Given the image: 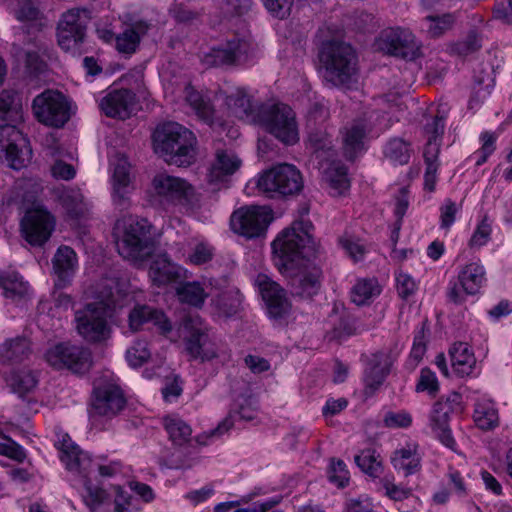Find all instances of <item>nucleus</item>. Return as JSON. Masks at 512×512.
I'll list each match as a JSON object with an SVG mask.
<instances>
[{"label": "nucleus", "instance_id": "obj_26", "mask_svg": "<svg viewBox=\"0 0 512 512\" xmlns=\"http://www.w3.org/2000/svg\"><path fill=\"white\" fill-rule=\"evenodd\" d=\"M255 285L258 287L262 299L266 303L268 314L271 318L281 319L285 317L291 308L285 291L278 283L273 281L266 274H258L255 278Z\"/></svg>", "mask_w": 512, "mask_h": 512}, {"label": "nucleus", "instance_id": "obj_34", "mask_svg": "<svg viewBox=\"0 0 512 512\" xmlns=\"http://www.w3.org/2000/svg\"><path fill=\"white\" fill-rule=\"evenodd\" d=\"M54 273L58 280L57 288L64 287L77 268V256L74 250L68 246H60L52 260Z\"/></svg>", "mask_w": 512, "mask_h": 512}, {"label": "nucleus", "instance_id": "obj_21", "mask_svg": "<svg viewBox=\"0 0 512 512\" xmlns=\"http://www.w3.org/2000/svg\"><path fill=\"white\" fill-rule=\"evenodd\" d=\"M112 200L114 206L125 211L131 206V193L133 191L131 165L122 154H115L110 159Z\"/></svg>", "mask_w": 512, "mask_h": 512}, {"label": "nucleus", "instance_id": "obj_20", "mask_svg": "<svg viewBox=\"0 0 512 512\" xmlns=\"http://www.w3.org/2000/svg\"><path fill=\"white\" fill-rule=\"evenodd\" d=\"M55 228V218L41 204L27 210L21 222L25 240L34 246H41L50 238Z\"/></svg>", "mask_w": 512, "mask_h": 512}, {"label": "nucleus", "instance_id": "obj_32", "mask_svg": "<svg viewBox=\"0 0 512 512\" xmlns=\"http://www.w3.org/2000/svg\"><path fill=\"white\" fill-rule=\"evenodd\" d=\"M322 178L334 196L343 195L350 187L346 167L337 161L321 160Z\"/></svg>", "mask_w": 512, "mask_h": 512}, {"label": "nucleus", "instance_id": "obj_61", "mask_svg": "<svg viewBox=\"0 0 512 512\" xmlns=\"http://www.w3.org/2000/svg\"><path fill=\"white\" fill-rule=\"evenodd\" d=\"M17 57L19 60L23 61L26 66L33 71H40L43 67V60L39 53V48L35 49H20L17 53Z\"/></svg>", "mask_w": 512, "mask_h": 512}, {"label": "nucleus", "instance_id": "obj_54", "mask_svg": "<svg viewBox=\"0 0 512 512\" xmlns=\"http://www.w3.org/2000/svg\"><path fill=\"white\" fill-rule=\"evenodd\" d=\"M357 466L369 475H376L381 469V462L373 450H363L359 455L355 456Z\"/></svg>", "mask_w": 512, "mask_h": 512}, {"label": "nucleus", "instance_id": "obj_15", "mask_svg": "<svg viewBox=\"0 0 512 512\" xmlns=\"http://www.w3.org/2000/svg\"><path fill=\"white\" fill-rule=\"evenodd\" d=\"M445 120V111H438L436 115L427 117L424 125V136L427 139L424 148V159L426 163L424 186L428 191H434L437 181V159L444 133Z\"/></svg>", "mask_w": 512, "mask_h": 512}, {"label": "nucleus", "instance_id": "obj_6", "mask_svg": "<svg viewBox=\"0 0 512 512\" xmlns=\"http://www.w3.org/2000/svg\"><path fill=\"white\" fill-rule=\"evenodd\" d=\"M151 224L147 219L129 215L115 224L116 246L119 254L133 262L143 261L154 250Z\"/></svg>", "mask_w": 512, "mask_h": 512}, {"label": "nucleus", "instance_id": "obj_35", "mask_svg": "<svg viewBox=\"0 0 512 512\" xmlns=\"http://www.w3.org/2000/svg\"><path fill=\"white\" fill-rule=\"evenodd\" d=\"M149 26L144 21H138L125 27L115 37L116 50L125 55L134 54L141 42V39L148 32Z\"/></svg>", "mask_w": 512, "mask_h": 512}, {"label": "nucleus", "instance_id": "obj_46", "mask_svg": "<svg viewBox=\"0 0 512 512\" xmlns=\"http://www.w3.org/2000/svg\"><path fill=\"white\" fill-rule=\"evenodd\" d=\"M410 152V145L401 138L391 139L384 148L385 157L399 165L408 163Z\"/></svg>", "mask_w": 512, "mask_h": 512}, {"label": "nucleus", "instance_id": "obj_28", "mask_svg": "<svg viewBox=\"0 0 512 512\" xmlns=\"http://www.w3.org/2000/svg\"><path fill=\"white\" fill-rule=\"evenodd\" d=\"M135 94L125 88L111 89L99 102L100 109L109 117L128 118L136 110Z\"/></svg>", "mask_w": 512, "mask_h": 512}, {"label": "nucleus", "instance_id": "obj_56", "mask_svg": "<svg viewBox=\"0 0 512 512\" xmlns=\"http://www.w3.org/2000/svg\"><path fill=\"white\" fill-rule=\"evenodd\" d=\"M384 426L390 429L408 428L412 424V416L406 411H388L383 417Z\"/></svg>", "mask_w": 512, "mask_h": 512}, {"label": "nucleus", "instance_id": "obj_43", "mask_svg": "<svg viewBox=\"0 0 512 512\" xmlns=\"http://www.w3.org/2000/svg\"><path fill=\"white\" fill-rule=\"evenodd\" d=\"M163 421L165 430L174 444L183 445L190 440L192 429L183 419L177 416H167Z\"/></svg>", "mask_w": 512, "mask_h": 512}, {"label": "nucleus", "instance_id": "obj_45", "mask_svg": "<svg viewBox=\"0 0 512 512\" xmlns=\"http://www.w3.org/2000/svg\"><path fill=\"white\" fill-rule=\"evenodd\" d=\"M459 399L460 396L454 393L445 401H438L434 404L430 415V426L432 430L448 425L449 415L452 412L451 402H458Z\"/></svg>", "mask_w": 512, "mask_h": 512}, {"label": "nucleus", "instance_id": "obj_64", "mask_svg": "<svg viewBox=\"0 0 512 512\" xmlns=\"http://www.w3.org/2000/svg\"><path fill=\"white\" fill-rule=\"evenodd\" d=\"M263 3L272 15L285 18L290 13L293 0H263Z\"/></svg>", "mask_w": 512, "mask_h": 512}, {"label": "nucleus", "instance_id": "obj_2", "mask_svg": "<svg viewBox=\"0 0 512 512\" xmlns=\"http://www.w3.org/2000/svg\"><path fill=\"white\" fill-rule=\"evenodd\" d=\"M117 286L114 278L102 280L87 292L86 303L75 310V329L86 342L102 343L110 338L109 318L117 305L114 293Z\"/></svg>", "mask_w": 512, "mask_h": 512}, {"label": "nucleus", "instance_id": "obj_7", "mask_svg": "<svg viewBox=\"0 0 512 512\" xmlns=\"http://www.w3.org/2000/svg\"><path fill=\"white\" fill-rule=\"evenodd\" d=\"M318 57L323 68V78L332 86L346 85L357 73V54L352 46L345 42H324Z\"/></svg>", "mask_w": 512, "mask_h": 512}, {"label": "nucleus", "instance_id": "obj_52", "mask_svg": "<svg viewBox=\"0 0 512 512\" xmlns=\"http://www.w3.org/2000/svg\"><path fill=\"white\" fill-rule=\"evenodd\" d=\"M151 354L146 341H136L126 352V359L130 366L139 367L143 365Z\"/></svg>", "mask_w": 512, "mask_h": 512}, {"label": "nucleus", "instance_id": "obj_40", "mask_svg": "<svg viewBox=\"0 0 512 512\" xmlns=\"http://www.w3.org/2000/svg\"><path fill=\"white\" fill-rule=\"evenodd\" d=\"M0 287L4 296L11 299L22 298L29 292L28 283L12 269L0 272Z\"/></svg>", "mask_w": 512, "mask_h": 512}, {"label": "nucleus", "instance_id": "obj_49", "mask_svg": "<svg viewBox=\"0 0 512 512\" xmlns=\"http://www.w3.org/2000/svg\"><path fill=\"white\" fill-rule=\"evenodd\" d=\"M112 490L115 494L113 512H139L132 496L120 485L112 486Z\"/></svg>", "mask_w": 512, "mask_h": 512}, {"label": "nucleus", "instance_id": "obj_63", "mask_svg": "<svg viewBox=\"0 0 512 512\" xmlns=\"http://www.w3.org/2000/svg\"><path fill=\"white\" fill-rule=\"evenodd\" d=\"M397 291L401 298L407 299L417 290L415 280L407 273L399 272L396 276Z\"/></svg>", "mask_w": 512, "mask_h": 512}, {"label": "nucleus", "instance_id": "obj_10", "mask_svg": "<svg viewBox=\"0 0 512 512\" xmlns=\"http://www.w3.org/2000/svg\"><path fill=\"white\" fill-rule=\"evenodd\" d=\"M179 299L182 302L199 307L207 297H215L213 301L217 308L225 315H231L236 312L240 299L238 292L233 290L220 291L214 286L213 280L203 282H189L182 285L177 290Z\"/></svg>", "mask_w": 512, "mask_h": 512}, {"label": "nucleus", "instance_id": "obj_5", "mask_svg": "<svg viewBox=\"0 0 512 512\" xmlns=\"http://www.w3.org/2000/svg\"><path fill=\"white\" fill-rule=\"evenodd\" d=\"M151 196L164 208H179L194 213L202 206V195L188 180L182 177L159 173L151 182Z\"/></svg>", "mask_w": 512, "mask_h": 512}, {"label": "nucleus", "instance_id": "obj_57", "mask_svg": "<svg viewBox=\"0 0 512 512\" xmlns=\"http://www.w3.org/2000/svg\"><path fill=\"white\" fill-rule=\"evenodd\" d=\"M461 206L450 199L445 200L440 207V227L449 230L456 220V215L460 211Z\"/></svg>", "mask_w": 512, "mask_h": 512}, {"label": "nucleus", "instance_id": "obj_22", "mask_svg": "<svg viewBox=\"0 0 512 512\" xmlns=\"http://www.w3.org/2000/svg\"><path fill=\"white\" fill-rule=\"evenodd\" d=\"M93 395V410L96 414L106 417L118 414L126 403L120 387L112 380H96Z\"/></svg>", "mask_w": 512, "mask_h": 512}, {"label": "nucleus", "instance_id": "obj_29", "mask_svg": "<svg viewBox=\"0 0 512 512\" xmlns=\"http://www.w3.org/2000/svg\"><path fill=\"white\" fill-rule=\"evenodd\" d=\"M45 0H13L10 5L15 18L34 31H39L45 25Z\"/></svg>", "mask_w": 512, "mask_h": 512}, {"label": "nucleus", "instance_id": "obj_53", "mask_svg": "<svg viewBox=\"0 0 512 512\" xmlns=\"http://www.w3.org/2000/svg\"><path fill=\"white\" fill-rule=\"evenodd\" d=\"M213 255V247L206 241H200L192 248L186 262L192 265H202L209 262Z\"/></svg>", "mask_w": 512, "mask_h": 512}, {"label": "nucleus", "instance_id": "obj_36", "mask_svg": "<svg viewBox=\"0 0 512 512\" xmlns=\"http://www.w3.org/2000/svg\"><path fill=\"white\" fill-rule=\"evenodd\" d=\"M146 322H152L164 333L171 330V324L167 317L152 307L137 306L129 314V326L133 331L138 330Z\"/></svg>", "mask_w": 512, "mask_h": 512}, {"label": "nucleus", "instance_id": "obj_55", "mask_svg": "<svg viewBox=\"0 0 512 512\" xmlns=\"http://www.w3.org/2000/svg\"><path fill=\"white\" fill-rule=\"evenodd\" d=\"M481 148L473 154V159L477 166L485 163L495 150L496 136L489 132H484L480 136Z\"/></svg>", "mask_w": 512, "mask_h": 512}, {"label": "nucleus", "instance_id": "obj_25", "mask_svg": "<svg viewBox=\"0 0 512 512\" xmlns=\"http://www.w3.org/2000/svg\"><path fill=\"white\" fill-rule=\"evenodd\" d=\"M250 49L251 43L248 40L233 37L225 43L204 50L202 61L208 66L231 64L235 61L245 60Z\"/></svg>", "mask_w": 512, "mask_h": 512}, {"label": "nucleus", "instance_id": "obj_27", "mask_svg": "<svg viewBox=\"0 0 512 512\" xmlns=\"http://www.w3.org/2000/svg\"><path fill=\"white\" fill-rule=\"evenodd\" d=\"M214 100L227 114L253 121L255 114L252 113V96L245 88L233 87L219 91Z\"/></svg>", "mask_w": 512, "mask_h": 512}, {"label": "nucleus", "instance_id": "obj_14", "mask_svg": "<svg viewBox=\"0 0 512 512\" xmlns=\"http://www.w3.org/2000/svg\"><path fill=\"white\" fill-rule=\"evenodd\" d=\"M35 118L42 124L63 127L73 113L72 101L57 90L47 89L37 95L32 103Z\"/></svg>", "mask_w": 512, "mask_h": 512}, {"label": "nucleus", "instance_id": "obj_33", "mask_svg": "<svg viewBox=\"0 0 512 512\" xmlns=\"http://www.w3.org/2000/svg\"><path fill=\"white\" fill-rule=\"evenodd\" d=\"M187 270L183 267L172 263L166 255H159L153 260L149 277L152 282L158 286L177 281L186 277Z\"/></svg>", "mask_w": 512, "mask_h": 512}, {"label": "nucleus", "instance_id": "obj_19", "mask_svg": "<svg viewBox=\"0 0 512 512\" xmlns=\"http://www.w3.org/2000/svg\"><path fill=\"white\" fill-rule=\"evenodd\" d=\"M47 362L56 369H69L74 373L86 371L91 364V354L81 345L59 343L46 352Z\"/></svg>", "mask_w": 512, "mask_h": 512}, {"label": "nucleus", "instance_id": "obj_60", "mask_svg": "<svg viewBox=\"0 0 512 512\" xmlns=\"http://www.w3.org/2000/svg\"><path fill=\"white\" fill-rule=\"evenodd\" d=\"M341 246L346 251V253L354 260L359 261L362 260L365 253L366 247L361 243L359 239H356L352 236H344L340 239Z\"/></svg>", "mask_w": 512, "mask_h": 512}, {"label": "nucleus", "instance_id": "obj_1", "mask_svg": "<svg viewBox=\"0 0 512 512\" xmlns=\"http://www.w3.org/2000/svg\"><path fill=\"white\" fill-rule=\"evenodd\" d=\"M309 220L294 221L272 242L274 262L280 273L288 278L292 294L309 299L321 287V269L313 262L317 245Z\"/></svg>", "mask_w": 512, "mask_h": 512}, {"label": "nucleus", "instance_id": "obj_48", "mask_svg": "<svg viewBox=\"0 0 512 512\" xmlns=\"http://www.w3.org/2000/svg\"><path fill=\"white\" fill-rule=\"evenodd\" d=\"M308 146L314 150L316 157L321 159L322 155L332 148V135L322 129L312 131L308 135ZM328 154L333 155V153Z\"/></svg>", "mask_w": 512, "mask_h": 512}, {"label": "nucleus", "instance_id": "obj_12", "mask_svg": "<svg viewBox=\"0 0 512 512\" xmlns=\"http://www.w3.org/2000/svg\"><path fill=\"white\" fill-rule=\"evenodd\" d=\"M303 187L299 170L291 164H279L262 173L257 179V188L269 198L297 194Z\"/></svg>", "mask_w": 512, "mask_h": 512}, {"label": "nucleus", "instance_id": "obj_18", "mask_svg": "<svg viewBox=\"0 0 512 512\" xmlns=\"http://www.w3.org/2000/svg\"><path fill=\"white\" fill-rule=\"evenodd\" d=\"M377 49L405 60H415L421 55L420 45L407 29L390 28L384 30L376 41Z\"/></svg>", "mask_w": 512, "mask_h": 512}, {"label": "nucleus", "instance_id": "obj_51", "mask_svg": "<svg viewBox=\"0 0 512 512\" xmlns=\"http://www.w3.org/2000/svg\"><path fill=\"white\" fill-rule=\"evenodd\" d=\"M427 24V31L431 37H439L454 23V17L451 14H444L442 16H427L425 18Z\"/></svg>", "mask_w": 512, "mask_h": 512}, {"label": "nucleus", "instance_id": "obj_24", "mask_svg": "<svg viewBox=\"0 0 512 512\" xmlns=\"http://www.w3.org/2000/svg\"><path fill=\"white\" fill-rule=\"evenodd\" d=\"M242 160L231 150H217L215 158L208 168L206 182L212 192L227 186L229 178L237 172Z\"/></svg>", "mask_w": 512, "mask_h": 512}, {"label": "nucleus", "instance_id": "obj_44", "mask_svg": "<svg viewBox=\"0 0 512 512\" xmlns=\"http://www.w3.org/2000/svg\"><path fill=\"white\" fill-rule=\"evenodd\" d=\"M7 384L20 395L31 392L37 385V378L32 371H13L7 378Z\"/></svg>", "mask_w": 512, "mask_h": 512}, {"label": "nucleus", "instance_id": "obj_11", "mask_svg": "<svg viewBox=\"0 0 512 512\" xmlns=\"http://www.w3.org/2000/svg\"><path fill=\"white\" fill-rule=\"evenodd\" d=\"M391 126L390 119L385 116L371 114L368 119L361 118L347 123L341 130L342 151L348 160H354L366 150L367 135L376 128L378 132Z\"/></svg>", "mask_w": 512, "mask_h": 512}, {"label": "nucleus", "instance_id": "obj_42", "mask_svg": "<svg viewBox=\"0 0 512 512\" xmlns=\"http://www.w3.org/2000/svg\"><path fill=\"white\" fill-rule=\"evenodd\" d=\"M381 293V287L374 278L359 279L351 289V300L356 305H365Z\"/></svg>", "mask_w": 512, "mask_h": 512}, {"label": "nucleus", "instance_id": "obj_58", "mask_svg": "<svg viewBox=\"0 0 512 512\" xmlns=\"http://www.w3.org/2000/svg\"><path fill=\"white\" fill-rule=\"evenodd\" d=\"M330 482L338 487H345L349 481V472L341 460H332L328 472Z\"/></svg>", "mask_w": 512, "mask_h": 512}, {"label": "nucleus", "instance_id": "obj_30", "mask_svg": "<svg viewBox=\"0 0 512 512\" xmlns=\"http://www.w3.org/2000/svg\"><path fill=\"white\" fill-rule=\"evenodd\" d=\"M422 454L420 446L415 441H408L397 448L392 456L393 467L405 476L417 473L421 469Z\"/></svg>", "mask_w": 512, "mask_h": 512}, {"label": "nucleus", "instance_id": "obj_31", "mask_svg": "<svg viewBox=\"0 0 512 512\" xmlns=\"http://www.w3.org/2000/svg\"><path fill=\"white\" fill-rule=\"evenodd\" d=\"M389 367L390 361L386 353L378 352L371 356L367 363L364 375V394L367 397L372 396L382 385L389 372Z\"/></svg>", "mask_w": 512, "mask_h": 512}, {"label": "nucleus", "instance_id": "obj_39", "mask_svg": "<svg viewBox=\"0 0 512 512\" xmlns=\"http://www.w3.org/2000/svg\"><path fill=\"white\" fill-rule=\"evenodd\" d=\"M474 421L482 430H492L499 425V414L492 399L480 397L475 403Z\"/></svg>", "mask_w": 512, "mask_h": 512}, {"label": "nucleus", "instance_id": "obj_41", "mask_svg": "<svg viewBox=\"0 0 512 512\" xmlns=\"http://www.w3.org/2000/svg\"><path fill=\"white\" fill-rule=\"evenodd\" d=\"M30 353L29 341L24 337L6 340L0 346V359L3 362L16 363L27 358Z\"/></svg>", "mask_w": 512, "mask_h": 512}, {"label": "nucleus", "instance_id": "obj_8", "mask_svg": "<svg viewBox=\"0 0 512 512\" xmlns=\"http://www.w3.org/2000/svg\"><path fill=\"white\" fill-rule=\"evenodd\" d=\"M253 122L285 145L299 141V125L294 110L284 103H265L256 110Z\"/></svg>", "mask_w": 512, "mask_h": 512}, {"label": "nucleus", "instance_id": "obj_38", "mask_svg": "<svg viewBox=\"0 0 512 512\" xmlns=\"http://www.w3.org/2000/svg\"><path fill=\"white\" fill-rule=\"evenodd\" d=\"M183 97L186 103L201 120L208 124H212L214 122L216 112L213 105L193 86L190 84L185 85Z\"/></svg>", "mask_w": 512, "mask_h": 512}, {"label": "nucleus", "instance_id": "obj_4", "mask_svg": "<svg viewBox=\"0 0 512 512\" xmlns=\"http://www.w3.org/2000/svg\"><path fill=\"white\" fill-rule=\"evenodd\" d=\"M154 150L171 165L185 167L196 158L194 134L176 122L159 126L153 134Z\"/></svg>", "mask_w": 512, "mask_h": 512}, {"label": "nucleus", "instance_id": "obj_59", "mask_svg": "<svg viewBox=\"0 0 512 512\" xmlns=\"http://www.w3.org/2000/svg\"><path fill=\"white\" fill-rule=\"evenodd\" d=\"M416 389L421 392L426 391L434 396L439 389V383L435 373L428 368L422 369Z\"/></svg>", "mask_w": 512, "mask_h": 512}, {"label": "nucleus", "instance_id": "obj_9", "mask_svg": "<svg viewBox=\"0 0 512 512\" xmlns=\"http://www.w3.org/2000/svg\"><path fill=\"white\" fill-rule=\"evenodd\" d=\"M56 446L60 452V460L67 470L86 479L93 469V461L88 453L80 450L71 437L65 433L58 435ZM84 486L86 504L91 509L98 507L106 498L105 491L98 487H92L86 480H84Z\"/></svg>", "mask_w": 512, "mask_h": 512}, {"label": "nucleus", "instance_id": "obj_50", "mask_svg": "<svg viewBox=\"0 0 512 512\" xmlns=\"http://www.w3.org/2000/svg\"><path fill=\"white\" fill-rule=\"evenodd\" d=\"M251 0H222L219 9L224 18L241 17L251 8Z\"/></svg>", "mask_w": 512, "mask_h": 512}, {"label": "nucleus", "instance_id": "obj_3", "mask_svg": "<svg viewBox=\"0 0 512 512\" xmlns=\"http://www.w3.org/2000/svg\"><path fill=\"white\" fill-rule=\"evenodd\" d=\"M24 121L21 96L18 92L5 89L0 93V159L9 167L19 170L32 157L28 139L17 128Z\"/></svg>", "mask_w": 512, "mask_h": 512}, {"label": "nucleus", "instance_id": "obj_47", "mask_svg": "<svg viewBox=\"0 0 512 512\" xmlns=\"http://www.w3.org/2000/svg\"><path fill=\"white\" fill-rule=\"evenodd\" d=\"M492 219L487 215H484L481 220L477 223L468 245L472 249H480L485 246L491 238L492 233Z\"/></svg>", "mask_w": 512, "mask_h": 512}, {"label": "nucleus", "instance_id": "obj_37", "mask_svg": "<svg viewBox=\"0 0 512 512\" xmlns=\"http://www.w3.org/2000/svg\"><path fill=\"white\" fill-rule=\"evenodd\" d=\"M450 358L452 368L459 376H469L476 368V358L467 343H455L450 349Z\"/></svg>", "mask_w": 512, "mask_h": 512}, {"label": "nucleus", "instance_id": "obj_62", "mask_svg": "<svg viewBox=\"0 0 512 512\" xmlns=\"http://www.w3.org/2000/svg\"><path fill=\"white\" fill-rule=\"evenodd\" d=\"M63 205L65 206L68 213L72 215H78L83 211L84 197L78 191H69L62 197Z\"/></svg>", "mask_w": 512, "mask_h": 512}, {"label": "nucleus", "instance_id": "obj_16", "mask_svg": "<svg viewBox=\"0 0 512 512\" xmlns=\"http://www.w3.org/2000/svg\"><path fill=\"white\" fill-rule=\"evenodd\" d=\"M181 334L185 340V348L193 359L202 362L218 357L215 341L209 336L207 326L200 317L187 318L182 326Z\"/></svg>", "mask_w": 512, "mask_h": 512}, {"label": "nucleus", "instance_id": "obj_23", "mask_svg": "<svg viewBox=\"0 0 512 512\" xmlns=\"http://www.w3.org/2000/svg\"><path fill=\"white\" fill-rule=\"evenodd\" d=\"M485 270L479 262H471L465 265L458 275V282L451 285L448 290V298L455 304H461L466 296L475 295L484 284Z\"/></svg>", "mask_w": 512, "mask_h": 512}, {"label": "nucleus", "instance_id": "obj_17", "mask_svg": "<svg viewBox=\"0 0 512 512\" xmlns=\"http://www.w3.org/2000/svg\"><path fill=\"white\" fill-rule=\"evenodd\" d=\"M272 219L269 207L244 206L232 213L230 226L236 234L252 239L264 236Z\"/></svg>", "mask_w": 512, "mask_h": 512}, {"label": "nucleus", "instance_id": "obj_13", "mask_svg": "<svg viewBox=\"0 0 512 512\" xmlns=\"http://www.w3.org/2000/svg\"><path fill=\"white\" fill-rule=\"evenodd\" d=\"M89 20L90 11L86 8L73 7L61 15L57 25V41L62 50L80 54Z\"/></svg>", "mask_w": 512, "mask_h": 512}]
</instances>
